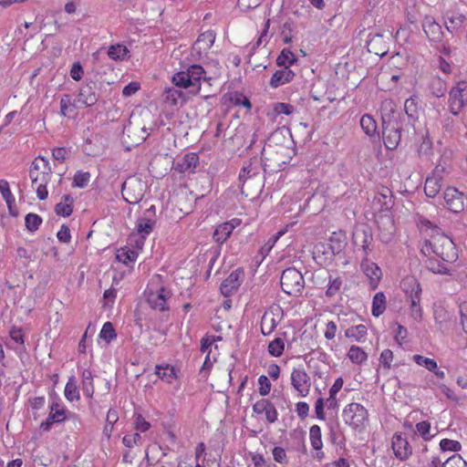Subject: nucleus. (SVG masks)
Here are the masks:
<instances>
[{
	"instance_id": "f257e3e1",
	"label": "nucleus",
	"mask_w": 467,
	"mask_h": 467,
	"mask_svg": "<svg viewBox=\"0 0 467 467\" xmlns=\"http://www.w3.org/2000/svg\"><path fill=\"white\" fill-rule=\"evenodd\" d=\"M202 81H207L205 70L200 65H191L186 70L180 71L172 77V82L176 87L165 88L162 99L172 107L182 105L186 98L184 93L177 88H189L190 94L197 95L201 90Z\"/></svg>"
},
{
	"instance_id": "f03ea898",
	"label": "nucleus",
	"mask_w": 467,
	"mask_h": 467,
	"mask_svg": "<svg viewBox=\"0 0 467 467\" xmlns=\"http://www.w3.org/2000/svg\"><path fill=\"white\" fill-rule=\"evenodd\" d=\"M421 252L428 254L432 252L447 265H452L458 260V251L453 241L443 234H437L427 240Z\"/></svg>"
},
{
	"instance_id": "7ed1b4c3",
	"label": "nucleus",
	"mask_w": 467,
	"mask_h": 467,
	"mask_svg": "<svg viewBox=\"0 0 467 467\" xmlns=\"http://www.w3.org/2000/svg\"><path fill=\"white\" fill-rule=\"evenodd\" d=\"M51 173V166L45 157L38 156L32 162L29 176L32 180V186H35L37 182H40L36 186V195L39 200H45L47 197L48 192L47 190V183Z\"/></svg>"
},
{
	"instance_id": "20e7f679",
	"label": "nucleus",
	"mask_w": 467,
	"mask_h": 467,
	"mask_svg": "<svg viewBox=\"0 0 467 467\" xmlns=\"http://www.w3.org/2000/svg\"><path fill=\"white\" fill-rule=\"evenodd\" d=\"M400 286L410 300L411 317L420 322L422 319V309L420 305L422 290L420 282L414 276H406L402 279Z\"/></svg>"
},
{
	"instance_id": "39448f33",
	"label": "nucleus",
	"mask_w": 467,
	"mask_h": 467,
	"mask_svg": "<svg viewBox=\"0 0 467 467\" xmlns=\"http://www.w3.org/2000/svg\"><path fill=\"white\" fill-rule=\"evenodd\" d=\"M391 113L392 115H389L388 119L382 117V139L387 149L395 150L401 141L402 124L392 109Z\"/></svg>"
},
{
	"instance_id": "423d86ee",
	"label": "nucleus",
	"mask_w": 467,
	"mask_h": 467,
	"mask_svg": "<svg viewBox=\"0 0 467 467\" xmlns=\"http://www.w3.org/2000/svg\"><path fill=\"white\" fill-rule=\"evenodd\" d=\"M282 290L294 296L302 294L305 288V280L300 271L295 267H289L283 271L280 277Z\"/></svg>"
},
{
	"instance_id": "0eeeda50",
	"label": "nucleus",
	"mask_w": 467,
	"mask_h": 467,
	"mask_svg": "<svg viewBox=\"0 0 467 467\" xmlns=\"http://www.w3.org/2000/svg\"><path fill=\"white\" fill-rule=\"evenodd\" d=\"M154 214L155 206L151 205L149 209L146 210L143 217L138 218L136 223V230L138 234H140V239L138 238L137 234H130L129 237L130 244L134 242L138 248H142L146 236L149 235L153 230L155 221L152 220L150 216Z\"/></svg>"
},
{
	"instance_id": "6e6552de",
	"label": "nucleus",
	"mask_w": 467,
	"mask_h": 467,
	"mask_svg": "<svg viewBox=\"0 0 467 467\" xmlns=\"http://www.w3.org/2000/svg\"><path fill=\"white\" fill-rule=\"evenodd\" d=\"M145 191V182L134 176L128 178L121 187L122 197L130 204L139 203L142 200Z\"/></svg>"
},
{
	"instance_id": "1a4fd4ad",
	"label": "nucleus",
	"mask_w": 467,
	"mask_h": 467,
	"mask_svg": "<svg viewBox=\"0 0 467 467\" xmlns=\"http://www.w3.org/2000/svg\"><path fill=\"white\" fill-rule=\"evenodd\" d=\"M449 110L458 116L467 106V81H459L449 91Z\"/></svg>"
},
{
	"instance_id": "9d476101",
	"label": "nucleus",
	"mask_w": 467,
	"mask_h": 467,
	"mask_svg": "<svg viewBox=\"0 0 467 467\" xmlns=\"http://www.w3.org/2000/svg\"><path fill=\"white\" fill-rule=\"evenodd\" d=\"M70 419L74 420L75 425L81 424L79 418L75 413L67 411L58 403H52L49 415L47 420L40 424V429L44 431H47L54 423H60Z\"/></svg>"
},
{
	"instance_id": "9b49d317",
	"label": "nucleus",
	"mask_w": 467,
	"mask_h": 467,
	"mask_svg": "<svg viewBox=\"0 0 467 467\" xmlns=\"http://www.w3.org/2000/svg\"><path fill=\"white\" fill-rule=\"evenodd\" d=\"M344 421L353 429L363 428L368 420V410L359 403L352 402L343 410Z\"/></svg>"
},
{
	"instance_id": "f8f14e48",
	"label": "nucleus",
	"mask_w": 467,
	"mask_h": 467,
	"mask_svg": "<svg viewBox=\"0 0 467 467\" xmlns=\"http://www.w3.org/2000/svg\"><path fill=\"white\" fill-rule=\"evenodd\" d=\"M352 241L354 246L361 251L362 257H368L372 251L370 245L373 242V235L370 228L366 225L356 227L352 234Z\"/></svg>"
},
{
	"instance_id": "ddd939ff",
	"label": "nucleus",
	"mask_w": 467,
	"mask_h": 467,
	"mask_svg": "<svg viewBox=\"0 0 467 467\" xmlns=\"http://www.w3.org/2000/svg\"><path fill=\"white\" fill-rule=\"evenodd\" d=\"M291 384L300 397L309 394L311 380L306 370L302 368H294L291 373Z\"/></svg>"
},
{
	"instance_id": "4468645a",
	"label": "nucleus",
	"mask_w": 467,
	"mask_h": 467,
	"mask_svg": "<svg viewBox=\"0 0 467 467\" xmlns=\"http://www.w3.org/2000/svg\"><path fill=\"white\" fill-rule=\"evenodd\" d=\"M443 199L447 208L453 213L463 211L467 200L462 192L453 187H449L445 190Z\"/></svg>"
},
{
	"instance_id": "2eb2a0df",
	"label": "nucleus",
	"mask_w": 467,
	"mask_h": 467,
	"mask_svg": "<svg viewBox=\"0 0 467 467\" xmlns=\"http://www.w3.org/2000/svg\"><path fill=\"white\" fill-rule=\"evenodd\" d=\"M244 278V272L238 268L233 271L221 284L220 290L224 296L233 295L241 285Z\"/></svg>"
},
{
	"instance_id": "dca6fc26",
	"label": "nucleus",
	"mask_w": 467,
	"mask_h": 467,
	"mask_svg": "<svg viewBox=\"0 0 467 467\" xmlns=\"http://www.w3.org/2000/svg\"><path fill=\"white\" fill-rule=\"evenodd\" d=\"M97 83L89 81L84 83L79 88L78 101L81 102L85 107H91L97 103L99 99Z\"/></svg>"
},
{
	"instance_id": "f3484780",
	"label": "nucleus",
	"mask_w": 467,
	"mask_h": 467,
	"mask_svg": "<svg viewBox=\"0 0 467 467\" xmlns=\"http://www.w3.org/2000/svg\"><path fill=\"white\" fill-rule=\"evenodd\" d=\"M171 293L164 286H161L157 291H148L147 301L151 308L160 311L168 310L167 299L170 297Z\"/></svg>"
},
{
	"instance_id": "a211bd4d",
	"label": "nucleus",
	"mask_w": 467,
	"mask_h": 467,
	"mask_svg": "<svg viewBox=\"0 0 467 467\" xmlns=\"http://www.w3.org/2000/svg\"><path fill=\"white\" fill-rule=\"evenodd\" d=\"M258 175V168L254 167L252 162H249L247 165L244 166L239 173V182L240 189L242 194L246 197L251 195L252 193L249 192L250 184L254 178Z\"/></svg>"
},
{
	"instance_id": "6ab92c4d",
	"label": "nucleus",
	"mask_w": 467,
	"mask_h": 467,
	"mask_svg": "<svg viewBox=\"0 0 467 467\" xmlns=\"http://www.w3.org/2000/svg\"><path fill=\"white\" fill-rule=\"evenodd\" d=\"M392 449L396 458L400 461L407 460L412 454L411 446L401 433L394 434L392 438Z\"/></svg>"
},
{
	"instance_id": "aec40b11",
	"label": "nucleus",
	"mask_w": 467,
	"mask_h": 467,
	"mask_svg": "<svg viewBox=\"0 0 467 467\" xmlns=\"http://www.w3.org/2000/svg\"><path fill=\"white\" fill-rule=\"evenodd\" d=\"M361 269L369 279L371 289L377 288L382 276V272L379 266L376 263L369 261L368 257H362Z\"/></svg>"
},
{
	"instance_id": "412c9836",
	"label": "nucleus",
	"mask_w": 467,
	"mask_h": 467,
	"mask_svg": "<svg viewBox=\"0 0 467 467\" xmlns=\"http://www.w3.org/2000/svg\"><path fill=\"white\" fill-rule=\"evenodd\" d=\"M253 410L256 414L265 413V419L269 423H274L277 420V410L274 404L266 399L257 400L253 406Z\"/></svg>"
},
{
	"instance_id": "4be33fe9",
	"label": "nucleus",
	"mask_w": 467,
	"mask_h": 467,
	"mask_svg": "<svg viewBox=\"0 0 467 467\" xmlns=\"http://www.w3.org/2000/svg\"><path fill=\"white\" fill-rule=\"evenodd\" d=\"M422 28L430 41L440 42L443 36L441 26L431 16H425L422 21Z\"/></svg>"
},
{
	"instance_id": "5701e85b",
	"label": "nucleus",
	"mask_w": 467,
	"mask_h": 467,
	"mask_svg": "<svg viewBox=\"0 0 467 467\" xmlns=\"http://www.w3.org/2000/svg\"><path fill=\"white\" fill-rule=\"evenodd\" d=\"M443 18L445 27L450 33H457L466 22L464 15L452 11L446 12Z\"/></svg>"
},
{
	"instance_id": "b1692460",
	"label": "nucleus",
	"mask_w": 467,
	"mask_h": 467,
	"mask_svg": "<svg viewBox=\"0 0 467 467\" xmlns=\"http://www.w3.org/2000/svg\"><path fill=\"white\" fill-rule=\"evenodd\" d=\"M294 77L295 73L290 68L285 67L282 69L276 70L273 74L269 84L272 88H276L280 86L291 82Z\"/></svg>"
},
{
	"instance_id": "393cba45",
	"label": "nucleus",
	"mask_w": 467,
	"mask_h": 467,
	"mask_svg": "<svg viewBox=\"0 0 467 467\" xmlns=\"http://www.w3.org/2000/svg\"><path fill=\"white\" fill-rule=\"evenodd\" d=\"M234 221L225 222L218 225L213 233V238L218 244H223L233 233L235 225Z\"/></svg>"
},
{
	"instance_id": "a878e982",
	"label": "nucleus",
	"mask_w": 467,
	"mask_h": 467,
	"mask_svg": "<svg viewBox=\"0 0 467 467\" xmlns=\"http://www.w3.org/2000/svg\"><path fill=\"white\" fill-rule=\"evenodd\" d=\"M441 189V177L436 176L435 174L427 177L425 185H424V192L428 197H430V198L435 197L439 193Z\"/></svg>"
},
{
	"instance_id": "bb28decb",
	"label": "nucleus",
	"mask_w": 467,
	"mask_h": 467,
	"mask_svg": "<svg viewBox=\"0 0 467 467\" xmlns=\"http://www.w3.org/2000/svg\"><path fill=\"white\" fill-rule=\"evenodd\" d=\"M74 199L71 195L66 194L62 201L55 206V212L57 215L68 217L73 212Z\"/></svg>"
},
{
	"instance_id": "cd10ccee",
	"label": "nucleus",
	"mask_w": 467,
	"mask_h": 467,
	"mask_svg": "<svg viewBox=\"0 0 467 467\" xmlns=\"http://www.w3.org/2000/svg\"><path fill=\"white\" fill-rule=\"evenodd\" d=\"M155 374L161 380L171 384L177 378L176 372L173 367L166 365H156Z\"/></svg>"
},
{
	"instance_id": "c85d7f7f",
	"label": "nucleus",
	"mask_w": 467,
	"mask_h": 467,
	"mask_svg": "<svg viewBox=\"0 0 467 467\" xmlns=\"http://www.w3.org/2000/svg\"><path fill=\"white\" fill-rule=\"evenodd\" d=\"M278 321L273 313L265 312L261 319V332L264 336L270 335L277 327Z\"/></svg>"
},
{
	"instance_id": "c756f323",
	"label": "nucleus",
	"mask_w": 467,
	"mask_h": 467,
	"mask_svg": "<svg viewBox=\"0 0 467 467\" xmlns=\"http://www.w3.org/2000/svg\"><path fill=\"white\" fill-rule=\"evenodd\" d=\"M429 88L431 93L436 98H441L447 92V83L439 77L432 78Z\"/></svg>"
},
{
	"instance_id": "7c9ffc66",
	"label": "nucleus",
	"mask_w": 467,
	"mask_h": 467,
	"mask_svg": "<svg viewBox=\"0 0 467 467\" xmlns=\"http://www.w3.org/2000/svg\"><path fill=\"white\" fill-rule=\"evenodd\" d=\"M214 40L215 33L212 30H208L198 36L195 46L200 49L208 50L213 45Z\"/></svg>"
},
{
	"instance_id": "2f4dec72",
	"label": "nucleus",
	"mask_w": 467,
	"mask_h": 467,
	"mask_svg": "<svg viewBox=\"0 0 467 467\" xmlns=\"http://www.w3.org/2000/svg\"><path fill=\"white\" fill-rule=\"evenodd\" d=\"M64 394L66 399L69 401L79 400V390L77 386L76 379L74 376L68 379L65 387Z\"/></svg>"
},
{
	"instance_id": "473e14b6",
	"label": "nucleus",
	"mask_w": 467,
	"mask_h": 467,
	"mask_svg": "<svg viewBox=\"0 0 467 467\" xmlns=\"http://www.w3.org/2000/svg\"><path fill=\"white\" fill-rule=\"evenodd\" d=\"M82 390L86 397L92 398L94 394L93 376L90 370L82 372Z\"/></svg>"
},
{
	"instance_id": "72a5a7b5",
	"label": "nucleus",
	"mask_w": 467,
	"mask_h": 467,
	"mask_svg": "<svg viewBox=\"0 0 467 467\" xmlns=\"http://www.w3.org/2000/svg\"><path fill=\"white\" fill-rule=\"evenodd\" d=\"M404 111L410 120H416L419 118V106L416 98L410 97L404 102Z\"/></svg>"
},
{
	"instance_id": "f704fd0d",
	"label": "nucleus",
	"mask_w": 467,
	"mask_h": 467,
	"mask_svg": "<svg viewBox=\"0 0 467 467\" xmlns=\"http://www.w3.org/2000/svg\"><path fill=\"white\" fill-rule=\"evenodd\" d=\"M137 257L138 252L128 247L120 248L116 254L117 260L124 265L135 262Z\"/></svg>"
},
{
	"instance_id": "c9c22d12",
	"label": "nucleus",
	"mask_w": 467,
	"mask_h": 467,
	"mask_svg": "<svg viewBox=\"0 0 467 467\" xmlns=\"http://www.w3.org/2000/svg\"><path fill=\"white\" fill-rule=\"evenodd\" d=\"M129 53V49L120 44L111 45L108 49V56L112 60H124Z\"/></svg>"
},
{
	"instance_id": "e433bc0d",
	"label": "nucleus",
	"mask_w": 467,
	"mask_h": 467,
	"mask_svg": "<svg viewBox=\"0 0 467 467\" xmlns=\"http://www.w3.org/2000/svg\"><path fill=\"white\" fill-rule=\"evenodd\" d=\"M386 309V297L382 292H378L372 302V315L374 317H379Z\"/></svg>"
},
{
	"instance_id": "4c0bfd02",
	"label": "nucleus",
	"mask_w": 467,
	"mask_h": 467,
	"mask_svg": "<svg viewBox=\"0 0 467 467\" xmlns=\"http://www.w3.org/2000/svg\"><path fill=\"white\" fill-rule=\"evenodd\" d=\"M343 285V279L340 276H333L329 275L327 289L326 291V296L327 297H333L337 295Z\"/></svg>"
},
{
	"instance_id": "58836bf2",
	"label": "nucleus",
	"mask_w": 467,
	"mask_h": 467,
	"mask_svg": "<svg viewBox=\"0 0 467 467\" xmlns=\"http://www.w3.org/2000/svg\"><path fill=\"white\" fill-rule=\"evenodd\" d=\"M76 109V106L72 101L70 95L64 94L60 99V115L70 117Z\"/></svg>"
},
{
	"instance_id": "ea45409f",
	"label": "nucleus",
	"mask_w": 467,
	"mask_h": 467,
	"mask_svg": "<svg viewBox=\"0 0 467 467\" xmlns=\"http://www.w3.org/2000/svg\"><path fill=\"white\" fill-rule=\"evenodd\" d=\"M297 61L296 55L288 48H285L281 51L280 55L276 58V64L279 67H287Z\"/></svg>"
},
{
	"instance_id": "a19ab883",
	"label": "nucleus",
	"mask_w": 467,
	"mask_h": 467,
	"mask_svg": "<svg viewBox=\"0 0 467 467\" xmlns=\"http://www.w3.org/2000/svg\"><path fill=\"white\" fill-rule=\"evenodd\" d=\"M348 357L355 364H362L368 359V354L358 346H351L349 348Z\"/></svg>"
},
{
	"instance_id": "79ce46f5",
	"label": "nucleus",
	"mask_w": 467,
	"mask_h": 467,
	"mask_svg": "<svg viewBox=\"0 0 467 467\" xmlns=\"http://www.w3.org/2000/svg\"><path fill=\"white\" fill-rule=\"evenodd\" d=\"M327 245H328V249H329L330 253L333 255H336V254H340L344 250V248L346 246V243H345L344 238H342V236L336 235L334 234L329 238Z\"/></svg>"
},
{
	"instance_id": "37998d69",
	"label": "nucleus",
	"mask_w": 467,
	"mask_h": 467,
	"mask_svg": "<svg viewBox=\"0 0 467 467\" xmlns=\"http://www.w3.org/2000/svg\"><path fill=\"white\" fill-rule=\"evenodd\" d=\"M345 335L347 337L360 342L367 335V327L364 325L353 326L346 330Z\"/></svg>"
},
{
	"instance_id": "c03bdc74",
	"label": "nucleus",
	"mask_w": 467,
	"mask_h": 467,
	"mask_svg": "<svg viewBox=\"0 0 467 467\" xmlns=\"http://www.w3.org/2000/svg\"><path fill=\"white\" fill-rule=\"evenodd\" d=\"M119 420V415L117 410H109L107 413L106 424L103 429V435L109 439L113 431L114 424Z\"/></svg>"
},
{
	"instance_id": "a18cd8bd",
	"label": "nucleus",
	"mask_w": 467,
	"mask_h": 467,
	"mask_svg": "<svg viewBox=\"0 0 467 467\" xmlns=\"http://www.w3.org/2000/svg\"><path fill=\"white\" fill-rule=\"evenodd\" d=\"M360 126L368 136H374L377 131L376 120L370 115H363L360 119Z\"/></svg>"
},
{
	"instance_id": "49530a36",
	"label": "nucleus",
	"mask_w": 467,
	"mask_h": 467,
	"mask_svg": "<svg viewBox=\"0 0 467 467\" xmlns=\"http://www.w3.org/2000/svg\"><path fill=\"white\" fill-rule=\"evenodd\" d=\"M427 267L434 274L451 275V269L446 265V263L441 264L435 259H429L426 262Z\"/></svg>"
},
{
	"instance_id": "de8ad7c7",
	"label": "nucleus",
	"mask_w": 467,
	"mask_h": 467,
	"mask_svg": "<svg viewBox=\"0 0 467 467\" xmlns=\"http://www.w3.org/2000/svg\"><path fill=\"white\" fill-rule=\"evenodd\" d=\"M311 445L314 450L318 451L322 448L321 430L317 425H313L309 431Z\"/></svg>"
},
{
	"instance_id": "09e8293b",
	"label": "nucleus",
	"mask_w": 467,
	"mask_h": 467,
	"mask_svg": "<svg viewBox=\"0 0 467 467\" xmlns=\"http://www.w3.org/2000/svg\"><path fill=\"white\" fill-rule=\"evenodd\" d=\"M382 41V36L379 34L374 35L367 43L368 50L370 53L383 57L387 51L385 49H378V45Z\"/></svg>"
},
{
	"instance_id": "8fccbe9b",
	"label": "nucleus",
	"mask_w": 467,
	"mask_h": 467,
	"mask_svg": "<svg viewBox=\"0 0 467 467\" xmlns=\"http://www.w3.org/2000/svg\"><path fill=\"white\" fill-rule=\"evenodd\" d=\"M99 337L106 342L109 343L117 337L116 330L111 322H106L99 333Z\"/></svg>"
},
{
	"instance_id": "3c124183",
	"label": "nucleus",
	"mask_w": 467,
	"mask_h": 467,
	"mask_svg": "<svg viewBox=\"0 0 467 467\" xmlns=\"http://www.w3.org/2000/svg\"><path fill=\"white\" fill-rule=\"evenodd\" d=\"M285 349L284 340L280 337L275 338L268 345V352L273 357H280Z\"/></svg>"
},
{
	"instance_id": "603ef678",
	"label": "nucleus",
	"mask_w": 467,
	"mask_h": 467,
	"mask_svg": "<svg viewBox=\"0 0 467 467\" xmlns=\"http://www.w3.org/2000/svg\"><path fill=\"white\" fill-rule=\"evenodd\" d=\"M0 192L2 193L8 208H11V204H15V197L10 191L7 181L0 180Z\"/></svg>"
},
{
	"instance_id": "864d4df0",
	"label": "nucleus",
	"mask_w": 467,
	"mask_h": 467,
	"mask_svg": "<svg viewBox=\"0 0 467 467\" xmlns=\"http://www.w3.org/2000/svg\"><path fill=\"white\" fill-rule=\"evenodd\" d=\"M26 227L30 232H35L42 223V218L36 213H28L25 218Z\"/></svg>"
},
{
	"instance_id": "5fc2aeb1",
	"label": "nucleus",
	"mask_w": 467,
	"mask_h": 467,
	"mask_svg": "<svg viewBox=\"0 0 467 467\" xmlns=\"http://www.w3.org/2000/svg\"><path fill=\"white\" fill-rule=\"evenodd\" d=\"M440 448L442 451H460L462 450V444L458 441L442 439L440 441Z\"/></svg>"
},
{
	"instance_id": "6e6d98bb",
	"label": "nucleus",
	"mask_w": 467,
	"mask_h": 467,
	"mask_svg": "<svg viewBox=\"0 0 467 467\" xmlns=\"http://www.w3.org/2000/svg\"><path fill=\"white\" fill-rule=\"evenodd\" d=\"M413 360L420 366L425 367L430 371H435L437 369V362L421 355H414Z\"/></svg>"
},
{
	"instance_id": "4d7b16f0",
	"label": "nucleus",
	"mask_w": 467,
	"mask_h": 467,
	"mask_svg": "<svg viewBox=\"0 0 467 467\" xmlns=\"http://www.w3.org/2000/svg\"><path fill=\"white\" fill-rule=\"evenodd\" d=\"M441 467H467V462L458 453L448 458Z\"/></svg>"
},
{
	"instance_id": "13d9d810",
	"label": "nucleus",
	"mask_w": 467,
	"mask_h": 467,
	"mask_svg": "<svg viewBox=\"0 0 467 467\" xmlns=\"http://www.w3.org/2000/svg\"><path fill=\"white\" fill-rule=\"evenodd\" d=\"M90 180L89 172L78 171L74 175L73 185L78 188H84L88 185Z\"/></svg>"
},
{
	"instance_id": "bf43d9fd",
	"label": "nucleus",
	"mask_w": 467,
	"mask_h": 467,
	"mask_svg": "<svg viewBox=\"0 0 467 467\" xmlns=\"http://www.w3.org/2000/svg\"><path fill=\"white\" fill-rule=\"evenodd\" d=\"M231 102L235 106H244V108L250 109L252 108L251 102L249 99L244 96L242 93L234 92L230 97Z\"/></svg>"
},
{
	"instance_id": "052dcab7",
	"label": "nucleus",
	"mask_w": 467,
	"mask_h": 467,
	"mask_svg": "<svg viewBox=\"0 0 467 467\" xmlns=\"http://www.w3.org/2000/svg\"><path fill=\"white\" fill-rule=\"evenodd\" d=\"M273 110L276 115L285 114L288 116L294 112L295 108L288 103L277 102L274 104Z\"/></svg>"
},
{
	"instance_id": "680f3d73",
	"label": "nucleus",
	"mask_w": 467,
	"mask_h": 467,
	"mask_svg": "<svg viewBox=\"0 0 467 467\" xmlns=\"http://www.w3.org/2000/svg\"><path fill=\"white\" fill-rule=\"evenodd\" d=\"M420 157H429L432 153V141L429 137H424L418 150Z\"/></svg>"
},
{
	"instance_id": "e2e57ef3",
	"label": "nucleus",
	"mask_w": 467,
	"mask_h": 467,
	"mask_svg": "<svg viewBox=\"0 0 467 467\" xmlns=\"http://www.w3.org/2000/svg\"><path fill=\"white\" fill-rule=\"evenodd\" d=\"M417 431L420 435L425 440L430 441L432 438V435L430 433L431 431V423L427 420H423L418 422L416 424Z\"/></svg>"
},
{
	"instance_id": "0e129e2a",
	"label": "nucleus",
	"mask_w": 467,
	"mask_h": 467,
	"mask_svg": "<svg viewBox=\"0 0 467 467\" xmlns=\"http://www.w3.org/2000/svg\"><path fill=\"white\" fill-rule=\"evenodd\" d=\"M198 163V156L195 154H187L181 164L182 171H192Z\"/></svg>"
},
{
	"instance_id": "69168bd1",
	"label": "nucleus",
	"mask_w": 467,
	"mask_h": 467,
	"mask_svg": "<svg viewBox=\"0 0 467 467\" xmlns=\"http://www.w3.org/2000/svg\"><path fill=\"white\" fill-rule=\"evenodd\" d=\"M122 442L126 447L131 448L134 445L142 444V437L140 433H134L132 435H125L122 439Z\"/></svg>"
},
{
	"instance_id": "338daca9",
	"label": "nucleus",
	"mask_w": 467,
	"mask_h": 467,
	"mask_svg": "<svg viewBox=\"0 0 467 467\" xmlns=\"http://www.w3.org/2000/svg\"><path fill=\"white\" fill-rule=\"evenodd\" d=\"M393 360V352L390 349H384L379 357V362L384 368L389 369Z\"/></svg>"
},
{
	"instance_id": "774afa93",
	"label": "nucleus",
	"mask_w": 467,
	"mask_h": 467,
	"mask_svg": "<svg viewBox=\"0 0 467 467\" xmlns=\"http://www.w3.org/2000/svg\"><path fill=\"white\" fill-rule=\"evenodd\" d=\"M460 324L465 334H467V301L460 304Z\"/></svg>"
}]
</instances>
